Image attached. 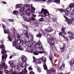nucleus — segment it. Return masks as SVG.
Here are the masks:
<instances>
[{"instance_id":"obj_1","label":"nucleus","mask_w":74,"mask_h":74,"mask_svg":"<svg viewBox=\"0 0 74 74\" xmlns=\"http://www.w3.org/2000/svg\"><path fill=\"white\" fill-rule=\"evenodd\" d=\"M38 13L40 15H39V16H41V17H46L47 16V14H48V15L49 16V12L46 9L42 8L40 12H38Z\"/></svg>"},{"instance_id":"obj_2","label":"nucleus","mask_w":74,"mask_h":74,"mask_svg":"<svg viewBox=\"0 0 74 74\" xmlns=\"http://www.w3.org/2000/svg\"><path fill=\"white\" fill-rule=\"evenodd\" d=\"M72 8L69 6L68 7V8L65 9V10L63 12V15H69L70 14V11L71 10Z\"/></svg>"},{"instance_id":"obj_3","label":"nucleus","mask_w":74,"mask_h":74,"mask_svg":"<svg viewBox=\"0 0 74 74\" xmlns=\"http://www.w3.org/2000/svg\"><path fill=\"white\" fill-rule=\"evenodd\" d=\"M27 45L29 48H30V47H32V46H34L36 48H38L37 45H38L37 44H36V43L35 42H32V41L27 42Z\"/></svg>"},{"instance_id":"obj_4","label":"nucleus","mask_w":74,"mask_h":74,"mask_svg":"<svg viewBox=\"0 0 74 74\" xmlns=\"http://www.w3.org/2000/svg\"><path fill=\"white\" fill-rule=\"evenodd\" d=\"M12 44L13 46L16 47V49H19V50H20V51H23V47H22L21 46H17L16 41L15 40L13 41L12 42Z\"/></svg>"},{"instance_id":"obj_5","label":"nucleus","mask_w":74,"mask_h":74,"mask_svg":"<svg viewBox=\"0 0 74 74\" xmlns=\"http://www.w3.org/2000/svg\"><path fill=\"white\" fill-rule=\"evenodd\" d=\"M0 47L1 48H2L3 49L1 51V54L4 55V53H5L6 52V50L5 49V46H4L3 44L1 45Z\"/></svg>"},{"instance_id":"obj_6","label":"nucleus","mask_w":74,"mask_h":74,"mask_svg":"<svg viewBox=\"0 0 74 74\" xmlns=\"http://www.w3.org/2000/svg\"><path fill=\"white\" fill-rule=\"evenodd\" d=\"M25 35L27 38H28V39L29 41L33 40V37H32V36H30L29 37V36L28 35V32H27V31H26V32L25 33Z\"/></svg>"},{"instance_id":"obj_7","label":"nucleus","mask_w":74,"mask_h":74,"mask_svg":"<svg viewBox=\"0 0 74 74\" xmlns=\"http://www.w3.org/2000/svg\"><path fill=\"white\" fill-rule=\"evenodd\" d=\"M68 33L69 34H71V36H69V37L70 40H72V39H73V36H74V33L71 32V31H69L68 32Z\"/></svg>"},{"instance_id":"obj_8","label":"nucleus","mask_w":74,"mask_h":74,"mask_svg":"<svg viewBox=\"0 0 74 74\" xmlns=\"http://www.w3.org/2000/svg\"><path fill=\"white\" fill-rule=\"evenodd\" d=\"M46 60L47 59H46V58H45L44 60H43V58H41L39 59V60L38 61V63L39 64H41L42 62H43V63H45Z\"/></svg>"},{"instance_id":"obj_9","label":"nucleus","mask_w":74,"mask_h":74,"mask_svg":"<svg viewBox=\"0 0 74 74\" xmlns=\"http://www.w3.org/2000/svg\"><path fill=\"white\" fill-rule=\"evenodd\" d=\"M31 8H29L28 10L29 11H32L33 13H34V11H35V10H36V8H34L33 7V5H31Z\"/></svg>"},{"instance_id":"obj_10","label":"nucleus","mask_w":74,"mask_h":74,"mask_svg":"<svg viewBox=\"0 0 74 74\" xmlns=\"http://www.w3.org/2000/svg\"><path fill=\"white\" fill-rule=\"evenodd\" d=\"M45 30L46 32H52L53 31V29H52V27H49L47 29H45Z\"/></svg>"},{"instance_id":"obj_11","label":"nucleus","mask_w":74,"mask_h":74,"mask_svg":"<svg viewBox=\"0 0 74 74\" xmlns=\"http://www.w3.org/2000/svg\"><path fill=\"white\" fill-rule=\"evenodd\" d=\"M73 18H71L70 19H68L67 20H66V22L68 24H69V25L72 24V23H73Z\"/></svg>"},{"instance_id":"obj_12","label":"nucleus","mask_w":74,"mask_h":74,"mask_svg":"<svg viewBox=\"0 0 74 74\" xmlns=\"http://www.w3.org/2000/svg\"><path fill=\"white\" fill-rule=\"evenodd\" d=\"M48 73H49V74H53L54 73L56 72V70L54 68H52L51 70H47Z\"/></svg>"},{"instance_id":"obj_13","label":"nucleus","mask_w":74,"mask_h":74,"mask_svg":"<svg viewBox=\"0 0 74 74\" xmlns=\"http://www.w3.org/2000/svg\"><path fill=\"white\" fill-rule=\"evenodd\" d=\"M42 34H43V36H44L46 37H48V36H49V34L47 33L46 32L42 31Z\"/></svg>"},{"instance_id":"obj_14","label":"nucleus","mask_w":74,"mask_h":74,"mask_svg":"<svg viewBox=\"0 0 74 74\" xmlns=\"http://www.w3.org/2000/svg\"><path fill=\"white\" fill-rule=\"evenodd\" d=\"M25 10V8L24 7H22L20 9V11H21V12L20 13V15H21V16H23V13L22 12L24 10Z\"/></svg>"},{"instance_id":"obj_15","label":"nucleus","mask_w":74,"mask_h":74,"mask_svg":"<svg viewBox=\"0 0 74 74\" xmlns=\"http://www.w3.org/2000/svg\"><path fill=\"white\" fill-rule=\"evenodd\" d=\"M22 61H23V62H26L27 61V58L24 56H23L22 57Z\"/></svg>"},{"instance_id":"obj_16","label":"nucleus","mask_w":74,"mask_h":74,"mask_svg":"<svg viewBox=\"0 0 74 74\" xmlns=\"http://www.w3.org/2000/svg\"><path fill=\"white\" fill-rule=\"evenodd\" d=\"M65 10L63 9V8L62 9H59V8H57L56 9V11H59L60 12H63L62 14H63V12Z\"/></svg>"},{"instance_id":"obj_17","label":"nucleus","mask_w":74,"mask_h":74,"mask_svg":"<svg viewBox=\"0 0 74 74\" xmlns=\"http://www.w3.org/2000/svg\"><path fill=\"white\" fill-rule=\"evenodd\" d=\"M26 65H27V64H26V63L25 62H23L21 64V67L22 68L25 67V66H26Z\"/></svg>"},{"instance_id":"obj_18","label":"nucleus","mask_w":74,"mask_h":74,"mask_svg":"<svg viewBox=\"0 0 74 74\" xmlns=\"http://www.w3.org/2000/svg\"><path fill=\"white\" fill-rule=\"evenodd\" d=\"M66 27H62L61 29V31L62 32V33L64 34H66V33L65 32V30H66Z\"/></svg>"},{"instance_id":"obj_19","label":"nucleus","mask_w":74,"mask_h":74,"mask_svg":"<svg viewBox=\"0 0 74 74\" xmlns=\"http://www.w3.org/2000/svg\"><path fill=\"white\" fill-rule=\"evenodd\" d=\"M25 20L27 22H30L31 21V17H29L27 19V18L25 17Z\"/></svg>"},{"instance_id":"obj_20","label":"nucleus","mask_w":74,"mask_h":74,"mask_svg":"<svg viewBox=\"0 0 74 74\" xmlns=\"http://www.w3.org/2000/svg\"><path fill=\"white\" fill-rule=\"evenodd\" d=\"M7 54H5V55L3 56V55L2 56V60H4V58L5 59H7V58L8 56Z\"/></svg>"},{"instance_id":"obj_21","label":"nucleus","mask_w":74,"mask_h":74,"mask_svg":"<svg viewBox=\"0 0 74 74\" xmlns=\"http://www.w3.org/2000/svg\"><path fill=\"white\" fill-rule=\"evenodd\" d=\"M49 60H50L51 62V63L53 62V61H52V59H53V56L52 55H51L49 56Z\"/></svg>"},{"instance_id":"obj_22","label":"nucleus","mask_w":74,"mask_h":74,"mask_svg":"<svg viewBox=\"0 0 74 74\" xmlns=\"http://www.w3.org/2000/svg\"><path fill=\"white\" fill-rule=\"evenodd\" d=\"M33 24H34V26H35L36 27L37 26H39V23H37L36 22H34L33 23Z\"/></svg>"},{"instance_id":"obj_23","label":"nucleus","mask_w":74,"mask_h":74,"mask_svg":"<svg viewBox=\"0 0 74 74\" xmlns=\"http://www.w3.org/2000/svg\"><path fill=\"white\" fill-rule=\"evenodd\" d=\"M43 66L44 70H48V68L47 67V65H46V64H44Z\"/></svg>"},{"instance_id":"obj_24","label":"nucleus","mask_w":74,"mask_h":74,"mask_svg":"<svg viewBox=\"0 0 74 74\" xmlns=\"http://www.w3.org/2000/svg\"><path fill=\"white\" fill-rule=\"evenodd\" d=\"M13 13L14 15H18L19 14V13L18 12V11L16 10H14Z\"/></svg>"},{"instance_id":"obj_25","label":"nucleus","mask_w":74,"mask_h":74,"mask_svg":"<svg viewBox=\"0 0 74 74\" xmlns=\"http://www.w3.org/2000/svg\"><path fill=\"white\" fill-rule=\"evenodd\" d=\"M8 38L9 41H10L11 42V41H12V38L11 37V36L8 35Z\"/></svg>"},{"instance_id":"obj_26","label":"nucleus","mask_w":74,"mask_h":74,"mask_svg":"<svg viewBox=\"0 0 74 74\" xmlns=\"http://www.w3.org/2000/svg\"><path fill=\"white\" fill-rule=\"evenodd\" d=\"M60 0H54V3H58V4H60Z\"/></svg>"},{"instance_id":"obj_27","label":"nucleus","mask_w":74,"mask_h":74,"mask_svg":"<svg viewBox=\"0 0 74 74\" xmlns=\"http://www.w3.org/2000/svg\"><path fill=\"white\" fill-rule=\"evenodd\" d=\"M41 36H42V34L40 33H39L38 34L36 35L37 37L40 38V37H41Z\"/></svg>"},{"instance_id":"obj_28","label":"nucleus","mask_w":74,"mask_h":74,"mask_svg":"<svg viewBox=\"0 0 74 74\" xmlns=\"http://www.w3.org/2000/svg\"><path fill=\"white\" fill-rule=\"evenodd\" d=\"M69 6L71 7V8H74V5L73 3H70L69 5Z\"/></svg>"},{"instance_id":"obj_29","label":"nucleus","mask_w":74,"mask_h":74,"mask_svg":"<svg viewBox=\"0 0 74 74\" xmlns=\"http://www.w3.org/2000/svg\"><path fill=\"white\" fill-rule=\"evenodd\" d=\"M17 42L18 45H20L21 44V41L19 39L17 40Z\"/></svg>"},{"instance_id":"obj_30","label":"nucleus","mask_w":74,"mask_h":74,"mask_svg":"<svg viewBox=\"0 0 74 74\" xmlns=\"http://www.w3.org/2000/svg\"><path fill=\"white\" fill-rule=\"evenodd\" d=\"M12 74H23V72H21L20 73H18L16 72H15L12 73Z\"/></svg>"},{"instance_id":"obj_31","label":"nucleus","mask_w":74,"mask_h":74,"mask_svg":"<svg viewBox=\"0 0 74 74\" xmlns=\"http://www.w3.org/2000/svg\"><path fill=\"white\" fill-rule=\"evenodd\" d=\"M44 20V19L42 17V18H40L39 20V22H43Z\"/></svg>"},{"instance_id":"obj_32","label":"nucleus","mask_w":74,"mask_h":74,"mask_svg":"<svg viewBox=\"0 0 74 74\" xmlns=\"http://www.w3.org/2000/svg\"><path fill=\"white\" fill-rule=\"evenodd\" d=\"M22 45H23V47H26V43L25 42H22Z\"/></svg>"},{"instance_id":"obj_33","label":"nucleus","mask_w":74,"mask_h":74,"mask_svg":"<svg viewBox=\"0 0 74 74\" xmlns=\"http://www.w3.org/2000/svg\"><path fill=\"white\" fill-rule=\"evenodd\" d=\"M13 31H14V32H13V33H14V35H16V30H15V28H14L13 29Z\"/></svg>"},{"instance_id":"obj_34","label":"nucleus","mask_w":74,"mask_h":74,"mask_svg":"<svg viewBox=\"0 0 74 74\" xmlns=\"http://www.w3.org/2000/svg\"><path fill=\"white\" fill-rule=\"evenodd\" d=\"M10 66H11V67H12V68H14V67H15V65H14V64L13 63V62L10 64Z\"/></svg>"},{"instance_id":"obj_35","label":"nucleus","mask_w":74,"mask_h":74,"mask_svg":"<svg viewBox=\"0 0 74 74\" xmlns=\"http://www.w3.org/2000/svg\"><path fill=\"white\" fill-rule=\"evenodd\" d=\"M53 0H47V2L49 4L51 3H53Z\"/></svg>"},{"instance_id":"obj_36","label":"nucleus","mask_w":74,"mask_h":74,"mask_svg":"<svg viewBox=\"0 0 74 74\" xmlns=\"http://www.w3.org/2000/svg\"><path fill=\"white\" fill-rule=\"evenodd\" d=\"M49 41H52L53 40H54V38H53L52 37H51L49 38Z\"/></svg>"},{"instance_id":"obj_37","label":"nucleus","mask_w":74,"mask_h":74,"mask_svg":"<svg viewBox=\"0 0 74 74\" xmlns=\"http://www.w3.org/2000/svg\"><path fill=\"white\" fill-rule=\"evenodd\" d=\"M60 49L61 52H64V46L62 48H60Z\"/></svg>"},{"instance_id":"obj_38","label":"nucleus","mask_w":74,"mask_h":74,"mask_svg":"<svg viewBox=\"0 0 74 74\" xmlns=\"http://www.w3.org/2000/svg\"><path fill=\"white\" fill-rule=\"evenodd\" d=\"M45 53V51H38V53H40V54H42V53Z\"/></svg>"},{"instance_id":"obj_39","label":"nucleus","mask_w":74,"mask_h":74,"mask_svg":"<svg viewBox=\"0 0 74 74\" xmlns=\"http://www.w3.org/2000/svg\"><path fill=\"white\" fill-rule=\"evenodd\" d=\"M27 52H32V50L30 49H29L27 50Z\"/></svg>"},{"instance_id":"obj_40","label":"nucleus","mask_w":74,"mask_h":74,"mask_svg":"<svg viewBox=\"0 0 74 74\" xmlns=\"http://www.w3.org/2000/svg\"><path fill=\"white\" fill-rule=\"evenodd\" d=\"M33 62H37V60L36 59L35 57L33 58Z\"/></svg>"},{"instance_id":"obj_41","label":"nucleus","mask_w":74,"mask_h":74,"mask_svg":"<svg viewBox=\"0 0 74 74\" xmlns=\"http://www.w3.org/2000/svg\"><path fill=\"white\" fill-rule=\"evenodd\" d=\"M64 40H65L66 41H69V38H67V37H65L64 38Z\"/></svg>"},{"instance_id":"obj_42","label":"nucleus","mask_w":74,"mask_h":74,"mask_svg":"<svg viewBox=\"0 0 74 74\" xmlns=\"http://www.w3.org/2000/svg\"><path fill=\"white\" fill-rule=\"evenodd\" d=\"M35 55H38V53L36 52H33Z\"/></svg>"},{"instance_id":"obj_43","label":"nucleus","mask_w":74,"mask_h":74,"mask_svg":"<svg viewBox=\"0 0 74 74\" xmlns=\"http://www.w3.org/2000/svg\"><path fill=\"white\" fill-rule=\"evenodd\" d=\"M55 42L53 43H51L50 44V45L51 46H52L53 45L54 46L55 45Z\"/></svg>"},{"instance_id":"obj_44","label":"nucleus","mask_w":74,"mask_h":74,"mask_svg":"<svg viewBox=\"0 0 74 74\" xmlns=\"http://www.w3.org/2000/svg\"><path fill=\"white\" fill-rule=\"evenodd\" d=\"M31 21H35V18H34V17H31Z\"/></svg>"},{"instance_id":"obj_45","label":"nucleus","mask_w":74,"mask_h":74,"mask_svg":"<svg viewBox=\"0 0 74 74\" xmlns=\"http://www.w3.org/2000/svg\"><path fill=\"white\" fill-rule=\"evenodd\" d=\"M4 71L6 74H8L9 73V71H8V70H5Z\"/></svg>"},{"instance_id":"obj_46","label":"nucleus","mask_w":74,"mask_h":74,"mask_svg":"<svg viewBox=\"0 0 74 74\" xmlns=\"http://www.w3.org/2000/svg\"><path fill=\"white\" fill-rule=\"evenodd\" d=\"M17 38L18 40H19L21 38V35L20 34H18V35L17 36Z\"/></svg>"},{"instance_id":"obj_47","label":"nucleus","mask_w":74,"mask_h":74,"mask_svg":"<svg viewBox=\"0 0 74 74\" xmlns=\"http://www.w3.org/2000/svg\"><path fill=\"white\" fill-rule=\"evenodd\" d=\"M53 22H55L56 20V19L55 17H53L52 18Z\"/></svg>"},{"instance_id":"obj_48","label":"nucleus","mask_w":74,"mask_h":74,"mask_svg":"<svg viewBox=\"0 0 74 74\" xmlns=\"http://www.w3.org/2000/svg\"><path fill=\"white\" fill-rule=\"evenodd\" d=\"M9 22H13L14 21V20L12 19H9Z\"/></svg>"},{"instance_id":"obj_49","label":"nucleus","mask_w":74,"mask_h":74,"mask_svg":"<svg viewBox=\"0 0 74 74\" xmlns=\"http://www.w3.org/2000/svg\"><path fill=\"white\" fill-rule=\"evenodd\" d=\"M62 34H63V33H62V32H60L59 33V36H62Z\"/></svg>"},{"instance_id":"obj_50","label":"nucleus","mask_w":74,"mask_h":74,"mask_svg":"<svg viewBox=\"0 0 74 74\" xmlns=\"http://www.w3.org/2000/svg\"><path fill=\"white\" fill-rule=\"evenodd\" d=\"M69 15H70V17H71L72 18L73 17V13H70Z\"/></svg>"},{"instance_id":"obj_51","label":"nucleus","mask_w":74,"mask_h":74,"mask_svg":"<svg viewBox=\"0 0 74 74\" xmlns=\"http://www.w3.org/2000/svg\"><path fill=\"white\" fill-rule=\"evenodd\" d=\"M70 63L72 64L73 63V64H74V59L72 60L71 61V62Z\"/></svg>"},{"instance_id":"obj_52","label":"nucleus","mask_w":74,"mask_h":74,"mask_svg":"<svg viewBox=\"0 0 74 74\" xmlns=\"http://www.w3.org/2000/svg\"><path fill=\"white\" fill-rule=\"evenodd\" d=\"M29 74H35V73L33 71H31L29 73Z\"/></svg>"},{"instance_id":"obj_53","label":"nucleus","mask_w":74,"mask_h":74,"mask_svg":"<svg viewBox=\"0 0 74 74\" xmlns=\"http://www.w3.org/2000/svg\"><path fill=\"white\" fill-rule=\"evenodd\" d=\"M0 69L3 70V66L1 65H0Z\"/></svg>"},{"instance_id":"obj_54","label":"nucleus","mask_w":74,"mask_h":74,"mask_svg":"<svg viewBox=\"0 0 74 74\" xmlns=\"http://www.w3.org/2000/svg\"><path fill=\"white\" fill-rule=\"evenodd\" d=\"M3 67H5L6 66H5V63H3Z\"/></svg>"},{"instance_id":"obj_55","label":"nucleus","mask_w":74,"mask_h":74,"mask_svg":"<svg viewBox=\"0 0 74 74\" xmlns=\"http://www.w3.org/2000/svg\"><path fill=\"white\" fill-rule=\"evenodd\" d=\"M64 18H66V21H67V20L68 19V18H67L66 16H64V15H64Z\"/></svg>"},{"instance_id":"obj_56","label":"nucleus","mask_w":74,"mask_h":74,"mask_svg":"<svg viewBox=\"0 0 74 74\" xmlns=\"http://www.w3.org/2000/svg\"><path fill=\"white\" fill-rule=\"evenodd\" d=\"M2 27L3 28H4V29H5V28L6 27H5V25L4 24H2Z\"/></svg>"},{"instance_id":"obj_57","label":"nucleus","mask_w":74,"mask_h":74,"mask_svg":"<svg viewBox=\"0 0 74 74\" xmlns=\"http://www.w3.org/2000/svg\"><path fill=\"white\" fill-rule=\"evenodd\" d=\"M22 42H26V43H27V40L25 39V40L24 41L23 40H22Z\"/></svg>"},{"instance_id":"obj_58","label":"nucleus","mask_w":74,"mask_h":74,"mask_svg":"<svg viewBox=\"0 0 74 74\" xmlns=\"http://www.w3.org/2000/svg\"><path fill=\"white\" fill-rule=\"evenodd\" d=\"M38 45H41V42L39 40L38 42Z\"/></svg>"},{"instance_id":"obj_59","label":"nucleus","mask_w":74,"mask_h":74,"mask_svg":"<svg viewBox=\"0 0 74 74\" xmlns=\"http://www.w3.org/2000/svg\"><path fill=\"white\" fill-rule=\"evenodd\" d=\"M26 26V25L25 24H22L23 27L24 28H25Z\"/></svg>"},{"instance_id":"obj_60","label":"nucleus","mask_w":74,"mask_h":74,"mask_svg":"<svg viewBox=\"0 0 74 74\" xmlns=\"http://www.w3.org/2000/svg\"><path fill=\"white\" fill-rule=\"evenodd\" d=\"M22 7V5L21 4H18V8H21Z\"/></svg>"},{"instance_id":"obj_61","label":"nucleus","mask_w":74,"mask_h":74,"mask_svg":"<svg viewBox=\"0 0 74 74\" xmlns=\"http://www.w3.org/2000/svg\"><path fill=\"white\" fill-rule=\"evenodd\" d=\"M25 68L24 69V71H27V70H26V65L25 66Z\"/></svg>"},{"instance_id":"obj_62","label":"nucleus","mask_w":74,"mask_h":74,"mask_svg":"<svg viewBox=\"0 0 74 74\" xmlns=\"http://www.w3.org/2000/svg\"><path fill=\"white\" fill-rule=\"evenodd\" d=\"M29 70H33V68H32L30 66L29 67Z\"/></svg>"},{"instance_id":"obj_63","label":"nucleus","mask_w":74,"mask_h":74,"mask_svg":"<svg viewBox=\"0 0 74 74\" xmlns=\"http://www.w3.org/2000/svg\"><path fill=\"white\" fill-rule=\"evenodd\" d=\"M72 25H73V26H74V19H73V21L72 23Z\"/></svg>"},{"instance_id":"obj_64","label":"nucleus","mask_w":74,"mask_h":74,"mask_svg":"<svg viewBox=\"0 0 74 74\" xmlns=\"http://www.w3.org/2000/svg\"><path fill=\"white\" fill-rule=\"evenodd\" d=\"M28 5L27 4H25L24 5V7H27Z\"/></svg>"}]
</instances>
